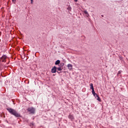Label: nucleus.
I'll list each match as a JSON object with an SVG mask.
<instances>
[{
    "instance_id": "obj_18",
    "label": "nucleus",
    "mask_w": 128,
    "mask_h": 128,
    "mask_svg": "<svg viewBox=\"0 0 128 128\" xmlns=\"http://www.w3.org/2000/svg\"><path fill=\"white\" fill-rule=\"evenodd\" d=\"M34 0H31V4H32V2Z\"/></svg>"
},
{
    "instance_id": "obj_6",
    "label": "nucleus",
    "mask_w": 128,
    "mask_h": 128,
    "mask_svg": "<svg viewBox=\"0 0 128 128\" xmlns=\"http://www.w3.org/2000/svg\"><path fill=\"white\" fill-rule=\"evenodd\" d=\"M68 118L71 120H74V116L72 115H69Z\"/></svg>"
},
{
    "instance_id": "obj_13",
    "label": "nucleus",
    "mask_w": 128,
    "mask_h": 128,
    "mask_svg": "<svg viewBox=\"0 0 128 128\" xmlns=\"http://www.w3.org/2000/svg\"><path fill=\"white\" fill-rule=\"evenodd\" d=\"M94 96H95V98H98V95L96 94H94Z\"/></svg>"
},
{
    "instance_id": "obj_10",
    "label": "nucleus",
    "mask_w": 128,
    "mask_h": 128,
    "mask_svg": "<svg viewBox=\"0 0 128 128\" xmlns=\"http://www.w3.org/2000/svg\"><path fill=\"white\" fill-rule=\"evenodd\" d=\"M84 14L87 16H90L88 14V12H86V10H84Z\"/></svg>"
},
{
    "instance_id": "obj_12",
    "label": "nucleus",
    "mask_w": 128,
    "mask_h": 128,
    "mask_svg": "<svg viewBox=\"0 0 128 128\" xmlns=\"http://www.w3.org/2000/svg\"><path fill=\"white\" fill-rule=\"evenodd\" d=\"M58 70H62V68L59 67L57 68Z\"/></svg>"
},
{
    "instance_id": "obj_20",
    "label": "nucleus",
    "mask_w": 128,
    "mask_h": 128,
    "mask_svg": "<svg viewBox=\"0 0 128 128\" xmlns=\"http://www.w3.org/2000/svg\"><path fill=\"white\" fill-rule=\"evenodd\" d=\"M58 72V74H59L58 72Z\"/></svg>"
},
{
    "instance_id": "obj_5",
    "label": "nucleus",
    "mask_w": 128,
    "mask_h": 128,
    "mask_svg": "<svg viewBox=\"0 0 128 128\" xmlns=\"http://www.w3.org/2000/svg\"><path fill=\"white\" fill-rule=\"evenodd\" d=\"M67 66H68V70H72V64H68Z\"/></svg>"
},
{
    "instance_id": "obj_15",
    "label": "nucleus",
    "mask_w": 128,
    "mask_h": 128,
    "mask_svg": "<svg viewBox=\"0 0 128 128\" xmlns=\"http://www.w3.org/2000/svg\"><path fill=\"white\" fill-rule=\"evenodd\" d=\"M122 74V72L121 71H118L117 76H118V74Z\"/></svg>"
},
{
    "instance_id": "obj_2",
    "label": "nucleus",
    "mask_w": 128,
    "mask_h": 128,
    "mask_svg": "<svg viewBox=\"0 0 128 128\" xmlns=\"http://www.w3.org/2000/svg\"><path fill=\"white\" fill-rule=\"evenodd\" d=\"M28 111L30 112V114H34L36 110L34 108L31 107L28 108Z\"/></svg>"
},
{
    "instance_id": "obj_7",
    "label": "nucleus",
    "mask_w": 128,
    "mask_h": 128,
    "mask_svg": "<svg viewBox=\"0 0 128 128\" xmlns=\"http://www.w3.org/2000/svg\"><path fill=\"white\" fill-rule=\"evenodd\" d=\"M66 9L68 10V12L70 13V12L72 10V7H70V6H69L67 7Z\"/></svg>"
},
{
    "instance_id": "obj_1",
    "label": "nucleus",
    "mask_w": 128,
    "mask_h": 128,
    "mask_svg": "<svg viewBox=\"0 0 128 128\" xmlns=\"http://www.w3.org/2000/svg\"><path fill=\"white\" fill-rule=\"evenodd\" d=\"M6 110L11 114L14 116L16 118H20V114H18L16 110L11 108H8Z\"/></svg>"
},
{
    "instance_id": "obj_17",
    "label": "nucleus",
    "mask_w": 128,
    "mask_h": 128,
    "mask_svg": "<svg viewBox=\"0 0 128 128\" xmlns=\"http://www.w3.org/2000/svg\"><path fill=\"white\" fill-rule=\"evenodd\" d=\"M61 66H64V63H62V64H61Z\"/></svg>"
},
{
    "instance_id": "obj_8",
    "label": "nucleus",
    "mask_w": 128,
    "mask_h": 128,
    "mask_svg": "<svg viewBox=\"0 0 128 128\" xmlns=\"http://www.w3.org/2000/svg\"><path fill=\"white\" fill-rule=\"evenodd\" d=\"M90 88L92 90H94V84H92V83L90 84Z\"/></svg>"
},
{
    "instance_id": "obj_4",
    "label": "nucleus",
    "mask_w": 128,
    "mask_h": 128,
    "mask_svg": "<svg viewBox=\"0 0 128 128\" xmlns=\"http://www.w3.org/2000/svg\"><path fill=\"white\" fill-rule=\"evenodd\" d=\"M56 66H54L53 68H52L51 72H52V74H56Z\"/></svg>"
},
{
    "instance_id": "obj_9",
    "label": "nucleus",
    "mask_w": 128,
    "mask_h": 128,
    "mask_svg": "<svg viewBox=\"0 0 128 128\" xmlns=\"http://www.w3.org/2000/svg\"><path fill=\"white\" fill-rule=\"evenodd\" d=\"M60 60H57L55 62V64L56 65L60 64Z\"/></svg>"
},
{
    "instance_id": "obj_11",
    "label": "nucleus",
    "mask_w": 128,
    "mask_h": 128,
    "mask_svg": "<svg viewBox=\"0 0 128 128\" xmlns=\"http://www.w3.org/2000/svg\"><path fill=\"white\" fill-rule=\"evenodd\" d=\"M96 100H98V102H100V101H101L100 98L99 96H98L97 97Z\"/></svg>"
},
{
    "instance_id": "obj_3",
    "label": "nucleus",
    "mask_w": 128,
    "mask_h": 128,
    "mask_svg": "<svg viewBox=\"0 0 128 128\" xmlns=\"http://www.w3.org/2000/svg\"><path fill=\"white\" fill-rule=\"evenodd\" d=\"M6 55H3L2 57L0 58V61L2 62H6Z\"/></svg>"
},
{
    "instance_id": "obj_19",
    "label": "nucleus",
    "mask_w": 128,
    "mask_h": 128,
    "mask_svg": "<svg viewBox=\"0 0 128 128\" xmlns=\"http://www.w3.org/2000/svg\"><path fill=\"white\" fill-rule=\"evenodd\" d=\"M74 0V2H78V0Z\"/></svg>"
},
{
    "instance_id": "obj_16",
    "label": "nucleus",
    "mask_w": 128,
    "mask_h": 128,
    "mask_svg": "<svg viewBox=\"0 0 128 128\" xmlns=\"http://www.w3.org/2000/svg\"><path fill=\"white\" fill-rule=\"evenodd\" d=\"M16 0H12V2L14 4L16 2Z\"/></svg>"
},
{
    "instance_id": "obj_14",
    "label": "nucleus",
    "mask_w": 128,
    "mask_h": 128,
    "mask_svg": "<svg viewBox=\"0 0 128 128\" xmlns=\"http://www.w3.org/2000/svg\"><path fill=\"white\" fill-rule=\"evenodd\" d=\"M92 94H96V92H94V89L92 90Z\"/></svg>"
}]
</instances>
